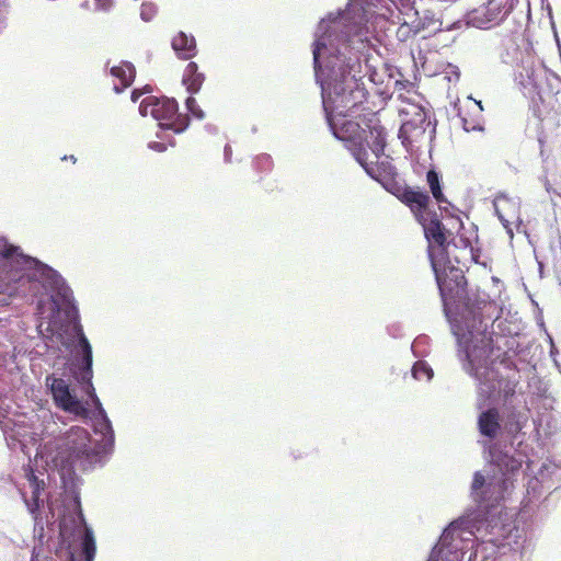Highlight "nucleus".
Returning a JSON list of instances; mask_svg holds the SVG:
<instances>
[{
  "label": "nucleus",
  "instance_id": "obj_3",
  "mask_svg": "<svg viewBox=\"0 0 561 561\" xmlns=\"http://www.w3.org/2000/svg\"><path fill=\"white\" fill-rule=\"evenodd\" d=\"M391 194L410 208L417 222L422 225L428 242L444 248L446 244V229L437 213L430 208L431 198L428 194L420 187L409 186L401 182Z\"/></svg>",
  "mask_w": 561,
  "mask_h": 561
},
{
  "label": "nucleus",
  "instance_id": "obj_5",
  "mask_svg": "<svg viewBox=\"0 0 561 561\" xmlns=\"http://www.w3.org/2000/svg\"><path fill=\"white\" fill-rule=\"evenodd\" d=\"M436 124L432 123L422 107H414L411 117L402 122L399 138L410 153L421 149L435 138Z\"/></svg>",
  "mask_w": 561,
  "mask_h": 561
},
{
  "label": "nucleus",
  "instance_id": "obj_12",
  "mask_svg": "<svg viewBox=\"0 0 561 561\" xmlns=\"http://www.w3.org/2000/svg\"><path fill=\"white\" fill-rule=\"evenodd\" d=\"M504 0H489L474 10V20L480 26L497 23L503 18Z\"/></svg>",
  "mask_w": 561,
  "mask_h": 561
},
{
  "label": "nucleus",
  "instance_id": "obj_29",
  "mask_svg": "<svg viewBox=\"0 0 561 561\" xmlns=\"http://www.w3.org/2000/svg\"><path fill=\"white\" fill-rule=\"evenodd\" d=\"M313 60H314L316 65L319 62V49L318 48H316L313 50Z\"/></svg>",
  "mask_w": 561,
  "mask_h": 561
},
{
  "label": "nucleus",
  "instance_id": "obj_24",
  "mask_svg": "<svg viewBox=\"0 0 561 561\" xmlns=\"http://www.w3.org/2000/svg\"><path fill=\"white\" fill-rule=\"evenodd\" d=\"M412 374L415 379L426 378L430 380L433 376V370L422 362H417L413 368Z\"/></svg>",
  "mask_w": 561,
  "mask_h": 561
},
{
  "label": "nucleus",
  "instance_id": "obj_32",
  "mask_svg": "<svg viewBox=\"0 0 561 561\" xmlns=\"http://www.w3.org/2000/svg\"><path fill=\"white\" fill-rule=\"evenodd\" d=\"M76 362H79V358H76ZM78 365H80V363L75 364V369H73V371L78 369Z\"/></svg>",
  "mask_w": 561,
  "mask_h": 561
},
{
  "label": "nucleus",
  "instance_id": "obj_33",
  "mask_svg": "<svg viewBox=\"0 0 561 561\" xmlns=\"http://www.w3.org/2000/svg\"><path fill=\"white\" fill-rule=\"evenodd\" d=\"M141 16L144 20L148 21L149 19L145 16V10L141 11Z\"/></svg>",
  "mask_w": 561,
  "mask_h": 561
},
{
  "label": "nucleus",
  "instance_id": "obj_28",
  "mask_svg": "<svg viewBox=\"0 0 561 561\" xmlns=\"http://www.w3.org/2000/svg\"><path fill=\"white\" fill-rule=\"evenodd\" d=\"M62 160H68V161H71L72 163L77 162V158L73 154L65 156V157H62Z\"/></svg>",
  "mask_w": 561,
  "mask_h": 561
},
{
  "label": "nucleus",
  "instance_id": "obj_31",
  "mask_svg": "<svg viewBox=\"0 0 561 561\" xmlns=\"http://www.w3.org/2000/svg\"><path fill=\"white\" fill-rule=\"evenodd\" d=\"M499 218H500V220L502 221V224H503L505 227H508V225H510V221H508V220L504 219V217H503L502 215H500V214H499Z\"/></svg>",
  "mask_w": 561,
  "mask_h": 561
},
{
  "label": "nucleus",
  "instance_id": "obj_11",
  "mask_svg": "<svg viewBox=\"0 0 561 561\" xmlns=\"http://www.w3.org/2000/svg\"><path fill=\"white\" fill-rule=\"evenodd\" d=\"M331 129L333 130V134L336 138L351 141L357 148L364 147L363 140H364V134L366 130L360 126L359 123L354 121H345L342 123L340 129L336 128L335 124L333 123V118L331 122H329ZM356 149V147L353 149V151Z\"/></svg>",
  "mask_w": 561,
  "mask_h": 561
},
{
  "label": "nucleus",
  "instance_id": "obj_13",
  "mask_svg": "<svg viewBox=\"0 0 561 561\" xmlns=\"http://www.w3.org/2000/svg\"><path fill=\"white\" fill-rule=\"evenodd\" d=\"M478 427L481 435L495 438L501 430L499 410L496 408H490L482 412L478 419Z\"/></svg>",
  "mask_w": 561,
  "mask_h": 561
},
{
  "label": "nucleus",
  "instance_id": "obj_23",
  "mask_svg": "<svg viewBox=\"0 0 561 561\" xmlns=\"http://www.w3.org/2000/svg\"><path fill=\"white\" fill-rule=\"evenodd\" d=\"M253 165L259 172H268L273 168V160L268 154H261L254 159Z\"/></svg>",
  "mask_w": 561,
  "mask_h": 561
},
{
  "label": "nucleus",
  "instance_id": "obj_7",
  "mask_svg": "<svg viewBox=\"0 0 561 561\" xmlns=\"http://www.w3.org/2000/svg\"><path fill=\"white\" fill-rule=\"evenodd\" d=\"M78 347L80 348L82 358L80 365H78V369L72 371L73 377L80 383L82 390L91 398L95 409L104 421L106 428H111V422L107 419L104 409L102 408V403L98 398L92 383V347L83 332L79 333Z\"/></svg>",
  "mask_w": 561,
  "mask_h": 561
},
{
  "label": "nucleus",
  "instance_id": "obj_2",
  "mask_svg": "<svg viewBox=\"0 0 561 561\" xmlns=\"http://www.w3.org/2000/svg\"><path fill=\"white\" fill-rule=\"evenodd\" d=\"M98 458L90 433L81 426H72L57 439L55 462L68 476L90 469Z\"/></svg>",
  "mask_w": 561,
  "mask_h": 561
},
{
  "label": "nucleus",
  "instance_id": "obj_26",
  "mask_svg": "<svg viewBox=\"0 0 561 561\" xmlns=\"http://www.w3.org/2000/svg\"><path fill=\"white\" fill-rule=\"evenodd\" d=\"M148 147L157 152H163L167 150V145L160 141H151Z\"/></svg>",
  "mask_w": 561,
  "mask_h": 561
},
{
  "label": "nucleus",
  "instance_id": "obj_17",
  "mask_svg": "<svg viewBox=\"0 0 561 561\" xmlns=\"http://www.w3.org/2000/svg\"><path fill=\"white\" fill-rule=\"evenodd\" d=\"M111 75L119 80L121 87H114L115 91L119 93L133 83L136 76V70L130 62L124 61L118 66L112 67Z\"/></svg>",
  "mask_w": 561,
  "mask_h": 561
},
{
  "label": "nucleus",
  "instance_id": "obj_9",
  "mask_svg": "<svg viewBox=\"0 0 561 561\" xmlns=\"http://www.w3.org/2000/svg\"><path fill=\"white\" fill-rule=\"evenodd\" d=\"M45 383L58 408L77 416H88V409L71 393L69 383L65 379L48 375Z\"/></svg>",
  "mask_w": 561,
  "mask_h": 561
},
{
  "label": "nucleus",
  "instance_id": "obj_6",
  "mask_svg": "<svg viewBox=\"0 0 561 561\" xmlns=\"http://www.w3.org/2000/svg\"><path fill=\"white\" fill-rule=\"evenodd\" d=\"M178 103L174 99L146 96L139 105L142 116H151L160 122V125L175 133L183 131L190 123L186 115L179 114Z\"/></svg>",
  "mask_w": 561,
  "mask_h": 561
},
{
  "label": "nucleus",
  "instance_id": "obj_20",
  "mask_svg": "<svg viewBox=\"0 0 561 561\" xmlns=\"http://www.w3.org/2000/svg\"><path fill=\"white\" fill-rule=\"evenodd\" d=\"M426 181L428 183V186H430V190L432 192L434 199L438 204L446 202V198H445L442 187H440L439 175L435 170L432 169V170L427 171Z\"/></svg>",
  "mask_w": 561,
  "mask_h": 561
},
{
  "label": "nucleus",
  "instance_id": "obj_15",
  "mask_svg": "<svg viewBox=\"0 0 561 561\" xmlns=\"http://www.w3.org/2000/svg\"><path fill=\"white\" fill-rule=\"evenodd\" d=\"M172 48L182 59L193 58L196 53V42L193 36H187L184 32H179L172 39Z\"/></svg>",
  "mask_w": 561,
  "mask_h": 561
},
{
  "label": "nucleus",
  "instance_id": "obj_14",
  "mask_svg": "<svg viewBox=\"0 0 561 561\" xmlns=\"http://www.w3.org/2000/svg\"><path fill=\"white\" fill-rule=\"evenodd\" d=\"M493 463L503 474H515L522 468L523 460L502 450L491 453Z\"/></svg>",
  "mask_w": 561,
  "mask_h": 561
},
{
  "label": "nucleus",
  "instance_id": "obj_18",
  "mask_svg": "<svg viewBox=\"0 0 561 561\" xmlns=\"http://www.w3.org/2000/svg\"><path fill=\"white\" fill-rule=\"evenodd\" d=\"M371 123L373 121L369 119V124H366V126L369 129V134L373 138L369 148L371 149L375 158L380 159V157L383 156L386 148V130L380 124Z\"/></svg>",
  "mask_w": 561,
  "mask_h": 561
},
{
  "label": "nucleus",
  "instance_id": "obj_16",
  "mask_svg": "<svg viewBox=\"0 0 561 561\" xmlns=\"http://www.w3.org/2000/svg\"><path fill=\"white\" fill-rule=\"evenodd\" d=\"M25 477L30 482V485L32 488V496L30 500L24 499L26 506L28 507L30 512L34 513L39 508V495L42 491L44 490V481L39 480L35 473L33 468L27 465L24 468Z\"/></svg>",
  "mask_w": 561,
  "mask_h": 561
},
{
  "label": "nucleus",
  "instance_id": "obj_30",
  "mask_svg": "<svg viewBox=\"0 0 561 561\" xmlns=\"http://www.w3.org/2000/svg\"><path fill=\"white\" fill-rule=\"evenodd\" d=\"M139 95H140V94H139L136 90H135V91H133V93H131V100H133L134 102H136V101L138 100Z\"/></svg>",
  "mask_w": 561,
  "mask_h": 561
},
{
  "label": "nucleus",
  "instance_id": "obj_27",
  "mask_svg": "<svg viewBox=\"0 0 561 561\" xmlns=\"http://www.w3.org/2000/svg\"><path fill=\"white\" fill-rule=\"evenodd\" d=\"M522 430V425L519 422L510 423L508 432L510 433H518Z\"/></svg>",
  "mask_w": 561,
  "mask_h": 561
},
{
  "label": "nucleus",
  "instance_id": "obj_21",
  "mask_svg": "<svg viewBox=\"0 0 561 561\" xmlns=\"http://www.w3.org/2000/svg\"><path fill=\"white\" fill-rule=\"evenodd\" d=\"M82 551L85 557V561H93L96 547H95V540L93 537V533L91 529L85 528L84 536L82 539Z\"/></svg>",
  "mask_w": 561,
  "mask_h": 561
},
{
  "label": "nucleus",
  "instance_id": "obj_25",
  "mask_svg": "<svg viewBox=\"0 0 561 561\" xmlns=\"http://www.w3.org/2000/svg\"><path fill=\"white\" fill-rule=\"evenodd\" d=\"M186 107L194 117L198 119L204 118V112L201 110L199 105L193 96L186 99Z\"/></svg>",
  "mask_w": 561,
  "mask_h": 561
},
{
  "label": "nucleus",
  "instance_id": "obj_8",
  "mask_svg": "<svg viewBox=\"0 0 561 561\" xmlns=\"http://www.w3.org/2000/svg\"><path fill=\"white\" fill-rule=\"evenodd\" d=\"M356 161L364 168L366 173L377 182H379L388 192L400 183L396 168L388 160V157L381 161H368V152L365 147H359L354 150Z\"/></svg>",
  "mask_w": 561,
  "mask_h": 561
},
{
  "label": "nucleus",
  "instance_id": "obj_10",
  "mask_svg": "<svg viewBox=\"0 0 561 561\" xmlns=\"http://www.w3.org/2000/svg\"><path fill=\"white\" fill-rule=\"evenodd\" d=\"M0 257L3 261V266L14 271V275L10 279L20 278L24 266L30 262V257L24 255L19 247L7 243L0 252Z\"/></svg>",
  "mask_w": 561,
  "mask_h": 561
},
{
  "label": "nucleus",
  "instance_id": "obj_34",
  "mask_svg": "<svg viewBox=\"0 0 561 561\" xmlns=\"http://www.w3.org/2000/svg\"><path fill=\"white\" fill-rule=\"evenodd\" d=\"M428 561H433L432 559H430Z\"/></svg>",
  "mask_w": 561,
  "mask_h": 561
},
{
  "label": "nucleus",
  "instance_id": "obj_22",
  "mask_svg": "<svg viewBox=\"0 0 561 561\" xmlns=\"http://www.w3.org/2000/svg\"><path fill=\"white\" fill-rule=\"evenodd\" d=\"M484 484H485L484 476L479 471L476 472L473 476L471 489H472V493L476 495V500L478 502H485L489 500L488 496L485 495V491H481L482 488L484 486Z\"/></svg>",
  "mask_w": 561,
  "mask_h": 561
},
{
  "label": "nucleus",
  "instance_id": "obj_19",
  "mask_svg": "<svg viewBox=\"0 0 561 561\" xmlns=\"http://www.w3.org/2000/svg\"><path fill=\"white\" fill-rule=\"evenodd\" d=\"M205 77L198 71L197 64L193 61L188 62L183 75V83L186 89L191 93H196L201 89Z\"/></svg>",
  "mask_w": 561,
  "mask_h": 561
},
{
  "label": "nucleus",
  "instance_id": "obj_4",
  "mask_svg": "<svg viewBox=\"0 0 561 561\" xmlns=\"http://www.w3.org/2000/svg\"><path fill=\"white\" fill-rule=\"evenodd\" d=\"M446 239L448 238L446 237ZM472 251L473 248L470 240L463 236L454 238L450 242L446 240L444 248L435 243H430L428 256L442 296L446 295L447 289L450 290L440 274V267L444 265L445 255H453L456 263L466 265V262L471 261L473 257Z\"/></svg>",
  "mask_w": 561,
  "mask_h": 561
},
{
  "label": "nucleus",
  "instance_id": "obj_1",
  "mask_svg": "<svg viewBox=\"0 0 561 561\" xmlns=\"http://www.w3.org/2000/svg\"><path fill=\"white\" fill-rule=\"evenodd\" d=\"M350 66V71H342L340 77H335L329 82L328 88L323 89L327 96L323 95V107L327 114V121L331 122L334 113L346 117L350 112L362 105L367 99V91L362 82V78L352 71L360 67L358 61Z\"/></svg>",
  "mask_w": 561,
  "mask_h": 561
}]
</instances>
